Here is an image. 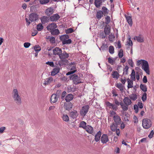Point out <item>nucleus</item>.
<instances>
[{
  "label": "nucleus",
  "instance_id": "obj_15",
  "mask_svg": "<svg viewBox=\"0 0 154 154\" xmlns=\"http://www.w3.org/2000/svg\"><path fill=\"white\" fill-rule=\"evenodd\" d=\"M58 100L57 95L56 94H53L51 97L50 101L51 103H55Z\"/></svg>",
  "mask_w": 154,
  "mask_h": 154
},
{
  "label": "nucleus",
  "instance_id": "obj_24",
  "mask_svg": "<svg viewBox=\"0 0 154 154\" xmlns=\"http://www.w3.org/2000/svg\"><path fill=\"white\" fill-rule=\"evenodd\" d=\"M102 2L101 0H95L94 5L97 8H99L102 5Z\"/></svg>",
  "mask_w": 154,
  "mask_h": 154
},
{
  "label": "nucleus",
  "instance_id": "obj_34",
  "mask_svg": "<svg viewBox=\"0 0 154 154\" xmlns=\"http://www.w3.org/2000/svg\"><path fill=\"white\" fill-rule=\"evenodd\" d=\"M86 126V123L84 121H82L79 124V127L85 129Z\"/></svg>",
  "mask_w": 154,
  "mask_h": 154
},
{
  "label": "nucleus",
  "instance_id": "obj_29",
  "mask_svg": "<svg viewBox=\"0 0 154 154\" xmlns=\"http://www.w3.org/2000/svg\"><path fill=\"white\" fill-rule=\"evenodd\" d=\"M62 118L63 120L65 122H67L69 120V118L68 116L65 114H63Z\"/></svg>",
  "mask_w": 154,
  "mask_h": 154
},
{
  "label": "nucleus",
  "instance_id": "obj_9",
  "mask_svg": "<svg viewBox=\"0 0 154 154\" xmlns=\"http://www.w3.org/2000/svg\"><path fill=\"white\" fill-rule=\"evenodd\" d=\"M62 52V49L59 47H56L53 50V54L54 55H59Z\"/></svg>",
  "mask_w": 154,
  "mask_h": 154
},
{
  "label": "nucleus",
  "instance_id": "obj_27",
  "mask_svg": "<svg viewBox=\"0 0 154 154\" xmlns=\"http://www.w3.org/2000/svg\"><path fill=\"white\" fill-rule=\"evenodd\" d=\"M50 32L51 34L53 35H58L60 33L59 30L58 29H56L51 30Z\"/></svg>",
  "mask_w": 154,
  "mask_h": 154
},
{
  "label": "nucleus",
  "instance_id": "obj_59",
  "mask_svg": "<svg viewBox=\"0 0 154 154\" xmlns=\"http://www.w3.org/2000/svg\"><path fill=\"white\" fill-rule=\"evenodd\" d=\"M54 10L53 8L50 7L49 8V13L52 14L53 13Z\"/></svg>",
  "mask_w": 154,
  "mask_h": 154
},
{
  "label": "nucleus",
  "instance_id": "obj_10",
  "mask_svg": "<svg viewBox=\"0 0 154 154\" xmlns=\"http://www.w3.org/2000/svg\"><path fill=\"white\" fill-rule=\"evenodd\" d=\"M109 140L108 135L106 134L102 135L101 138V141L103 143H106Z\"/></svg>",
  "mask_w": 154,
  "mask_h": 154
},
{
  "label": "nucleus",
  "instance_id": "obj_21",
  "mask_svg": "<svg viewBox=\"0 0 154 154\" xmlns=\"http://www.w3.org/2000/svg\"><path fill=\"white\" fill-rule=\"evenodd\" d=\"M70 115L71 117L74 119L76 118L78 116V114L76 111L74 110L70 112Z\"/></svg>",
  "mask_w": 154,
  "mask_h": 154
},
{
  "label": "nucleus",
  "instance_id": "obj_23",
  "mask_svg": "<svg viewBox=\"0 0 154 154\" xmlns=\"http://www.w3.org/2000/svg\"><path fill=\"white\" fill-rule=\"evenodd\" d=\"M57 27V26L56 24L54 23H52L51 24L49 25V29L51 31L56 29Z\"/></svg>",
  "mask_w": 154,
  "mask_h": 154
},
{
  "label": "nucleus",
  "instance_id": "obj_18",
  "mask_svg": "<svg viewBox=\"0 0 154 154\" xmlns=\"http://www.w3.org/2000/svg\"><path fill=\"white\" fill-rule=\"evenodd\" d=\"M124 103L127 105L129 106L131 105L132 102L130 99L128 97H125L123 100Z\"/></svg>",
  "mask_w": 154,
  "mask_h": 154
},
{
  "label": "nucleus",
  "instance_id": "obj_32",
  "mask_svg": "<svg viewBox=\"0 0 154 154\" xmlns=\"http://www.w3.org/2000/svg\"><path fill=\"white\" fill-rule=\"evenodd\" d=\"M140 88L144 92H146L147 91L146 86L145 85L141 84L140 85Z\"/></svg>",
  "mask_w": 154,
  "mask_h": 154
},
{
  "label": "nucleus",
  "instance_id": "obj_61",
  "mask_svg": "<svg viewBox=\"0 0 154 154\" xmlns=\"http://www.w3.org/2000/svg\"><path fill=\"white\" fill-rule=\"evenodd\" d=\"M76 71V70H72V71H71L69 72L66 73V75H70L71 74H73V73H75Z\"/></svg>",
  "mask_w": 154,
  "mask_h": 154
},
{
  "label": "nucleus",
  "instance_id": "obj_64",
  "mask_svg": "<svg viewBox=\"0 0 154 154\" xmlns=\"http://www.w3.org/2000/svg\"><path fill=\"white\" fill-rule=\"evenodd\" d=\"M38 33V31L37 30H34L33 32L32 33V35L34 36L35 35Z\"/></svg>",
  "mask_w": 154,
  "mask_h": 154
},
{
  "label": "nucleus",
  "instance_id": "obj_62",
  "mask_svg": "<svg viewBox=\"0 0 154 154\" xmlns=\"http://www.w3.org/2000/svg\"><path fill=\"white\" fill-rule=\"evenodd\" d=\"M134 108L135 110L136 113H137L138 112V107L137 105H134Z\"/></svg>",
  "mask_w": 154,
  "mask_h": 154
},
{
  "label": "nucleus",
  "instance_id": "obj_37",
  "mask_svg": "<svg viewBox=\"0 0 154 154\" xmlns=\"http://www.w3.org/2000/svg\"><path fill=\"white\" fill-rule=\"evenodd\" d=\"M102 10L103 11V12L104 15H105L106 14H107L109 13V11L105 7L103 6L102 8Z\"/></svg>",
  "mask_w": 154,
  "mask_h": 154
},
{
  "label": "nucleus",
  "instance_id": "obj_14",
  "mask_svg": "<svg viewBox=\"0 0 154 154\" xmlns=\"http://www.w3.org/2000/svg\"><path fill=\"white\" fill-rule=\"evenodd\" d=\"M86 131L90 134H92L94 131L93 128L90 125H87L85 129Z\"/></svg>",
  "mask_w": 154,
  "mask_h": 154
},
{
  "label": "nucleus",
  "instance_id": "obj_20",
  "mask_svg": "<svg viewBox=\"0 0 154 154\" xmlns=\"http://www.w3.org/2000/svg\"><path fill=\"white\" fill-rule=\"evenodd\" d=\"M73 98V96L72 94H69L66 97L65 100L66 102H69Z\"/></svg>",
  "mask_w": 154,
  "mask_h": 154
},
{
  "label": "nucleus",
  "instance_id": "obj_48",
  "mask_svg": "<svg viewBox=\"0 0 154 154\" xmlns=\"http://www.w3.org/2000/svg\"><path fill=\"white\" fill-rule=\"evenodd\" d=\"M118 56L119 58H122L123 56V50L122 49H121L119 51L118 53Z\"/></svg>",
  "mask_w": 154,
  "mask_h": 154
},
{
  "label": "nucleus",
  "instance_id": "obj_6",
  "mask_svg": "<svg viewBox=\"0 0 154 154\" xmlns=\"http://www.w3.org/2000/svg\"><path fill=\"white\" fill-rule=\"evenodd\" d=\"M38 15L36 13H33L30 14L29 16V20L31 22L37 20L38 19Z\"/></svg>",
  "mask_w": 154,
  "mask_h": 154
},
{
  "label": "nucleus",
  "instance_id": "obj_8",
  "mask_svg": "<svg viewBox=\"0 0 154 154\" xmlns=\"http://www.w3.org/2000/svg\"><path fill=\"white\" fill-rule=\"evenodd\" d=\"M134 39L135 40L140 43L143 42L144 41V37L141 35H139L138 36H135Z\"/></svg>",
  "mask_w": 154,
  "mask_h": 154
},
{
  "label": "nucleus",
  "instance_id": "obj_7",
  "mask_svg": "<svg viewBox=\"0 0 154 154\" xmlns=\"http://www.w3.org/2000/svg\"><path fill=\"white\" fill-rule=\"evenodd\" d=\"M106 105L107 106H108L109 108L112 109L115 111H116L118 108L117 106L112 103H110L109 102H106Z\"/></svg>",
  "mask_w": 154,
  "mask_h": 154
},
{
  "label": "nucleus",
  "instance_id": "obj_40",
  "mask_svg": "<svg viewBox=\"0 0 154 154\" xmlns=\"http://www.w3.org/2000/svg\"><path fill=\"white\" fill-rule=\"evenodd\" d=\"M111 129L113 131H115L117 129V125L114 124V123H112L111 125L110 126Z\"/></svg>",
  "mask_w": 154,
  "mask_h": 154
},
{
  "label": "nucleus",
  "instance_id": "obj_36",
  "mask_svg": "<svg viewBox=\"0 0 154 154\" xmlns=\"http://www.w3.org/2000/svg\"><path fill=\"white\" fill-rule=\"evenodd\" d=\"M127 43L128 48H130V46H131V48L132 47L133 42L131 40V38H129L128 40L127 41Z\"/></svg>",
  "mask_w": 154,
  "mask_h": 154
},
{
  "label": "nucleus",
  "instance_id": "obj_1",
  "mask_svg": "<svg viewBox=\"0 0 154 154\" xmlns=\"http://www.w3.org/2000/svg\"><path fill=\"white\" fill-rule=\"evenodd\" d=\"M12 95L14 102L17 105H20L22 103L21 97L17 89H13Z\"/></svg>",
  "mask_w": 154,
  "mask_h": 154
},
{
  "label": "nucleus",
  "instance_id": "obj_56",
  "mask_svg": "<svg viewBox=\"0 0 154 154\" xmlns=\"http://www.w3.org/2000/svg\"><path fill=\"white\" fill-rule=\"evenodd\" d=\"M128 63L131 66L133 67L134 66V63L131 59H129L128 60Z\"/></svg>",
  "mask_w": 154,
  "mask_h": 154
},
{
  "label": "nucleus",
  "instance_id": "obj_53",
  "mask_svg": "<svg viewBox=\"0 0 154 154\" xmlns=\"http://www.w3.org/2000/svg\"><path fill=\"white\" fill-rule=\"evenodd\" d=\"M104 31L106 35H108L110 32V29L108 27L105 28Z\"/></svg>",
  "mask_w": 154,
  "mask_h": 154
},
{
  "label": "nucleus",
  "instance_id": "obj_16",
  "mask_svg": "<svg viewBox=\"0 0 154 154\" xmlns=\"http://www.w3.org/2000/svg\"><path fill=\"white\" fill-rule=\"evenodd\" d=\"M103 11L100 10H99L96 14V18L97 20H100L103 16Z\"/></svg>",
  "mask_w": 154,
  "mask_h": 154
},
{
  "label": "nucleus",
  "instance_id": "obj_50",
  "mask_svg": "<svg viewBox=\"0 0 154 154\" xmlns=\"http://www.w3.org/2000/svg\"><path fill=\"white\" fill-rule=\"evenodd\" d=\"M147 94L146 92H144L143 94L142 97V99L143 102H145L146 99Z\"/></svg>",
  "mask_w": 154,
  "mask_h": 154
},
{
  "label": "nucleus",
  "instance_id": "obj_25",
  "mask_svg": "<svg viewBox=\"0 0 154 154\" xmlns=\"http://www.w3.org/2000/svg\"><path fill=\"white\" fill-rule=\"evenodd\" d=\"M126 20L128 24L131 26L132 25V21L131 17L130 16H125Z\"/></svg>",
  "mask_w": 154,
  "mask_h": 154
},
{
  "label": "nucleus",
  "instance_id": "obj_3",
  "mask_svg": "<svg viewBox=\"0 0 154 154\" xmlns=\"http://www.w3.org/2000/svg\"><path fill=\"white\" fill-rule=\"evenodd\" d=\"M152 122L150 119L147 118L143 119L142 120V126L143 128L148 129L151 127Z\"/></svg>",
  "mask_w": 154,
  "mask_h": 154
},
{
  "label": "nucleus",
  "instance_id": "obj_52",
  "mask_svg": "<svg viewBox=\"0 0 154 154\" xmlns=\"http://www.w3.org/2000/svg\"><path fill=\"white\" fill-rule=\"evenodd\" d=\"M49 41L51 44L55 43V38L53 36L51 37L49 39Z\"/></svg>",
  "mask_w": 154,
  "mask_h": 154
},
{
  "label": "nucleus",
  "instance_id": "obj_4",
  "mask_svg": "<svg viewBox=\"0 0 154 154\" xmlns=\"http://www.w3.org/2000/svg\"><path fill=\"white\" fill-rule=\"evenodd\" d=\"M89 108L90 107L88 105H86L82 106L79 112L80 115L84 117L88 112Z\"/></svg>",
  "mask_w": 154,
  "mask_h": 154
},
{
  "label": "nucleus",
  "instance_id": "obj_31",
  "mask_svg": "<svg viewBox=\"0 0 154 154\" xmlns=\"http://www.w3.org/2000/svg\"><path fill=\"white\" fill-rule=\"evenodd\" d=\"M128 81V88H132L133 87V82L132 80L128 79L127 80Z\"/></svg>",
  "mask_w": 154,
  "mask_h": 154
},
{
  "label": "nucleus",
  "instance_id": "obj_51",
  "mask_svg": "<svg viewBox=\"0 0 154 154\" xmlns=\"http://www.w3.org/2000/svg\"><path fill=\"white\" fill-rule=\"evenodd\" d=\"M65 32L66 34H69L73 32L74 30L72 28H70L66 29Z\"/></svg>",
  "mask_w": 154,
  "mask_h": 154
},
{
  "label": "nucleus",
  "instance_id": "obj_46",
  "mask_svg": "<svg viewBox=\"0 0 154 154\" xmlns=\"http://www.w3.org/2000/svg\"><path fill=\"white\" fill-rule=\"evenodd\" d=\"M105 23L107 24H109L110 22V17L109 16H107L105 17Z\"/></svg>",
  "mask_w": 154,
  "mask_h": 154
},
{
  "label": "nucleus",
  "instance_id": "obj_38",
  "mask_svg": "<svg viewBox=\"0 0 154 154\" xmlns=\"http://www.w3.org/2000/svg\"><path fill=\"white\" fill-rule=\"evenodd\" d=\"M112 75L113 78L117 79H118L119 76V74L116 71L113 72Z\"/></svg>",
  "mask_w": 154,
  "mask_h": 154
},
{
  "label": "nucleus",
  "instance_id": "obj_5",
  "mask_svg": "<svg viewBox=\"0 0 154 154\" xmlns=\"http://www.w3.org/2000/svg\"><path fill=\"white\" fill-rule=\"evenodd\" d=\"M71 79L73 80L74 84H77L82 82L80 77L76 74L73 75L72 76Z\"/></svg>",
  "mask_w": 154,
  "mask_h": 154
},
{
  "label": "nucleus",
  "instance_id": "obj_11",
  "mask_svg": "<svg viewBox=\"0 0 154 154\" xmlns=\"http://www.w3.org/2000/svg\"><path fill=\"white\" fill-rule=\"evenodd\" d=\"M113 119L114 122L116 123L117 125H120L121 122V120L120 117L117 115H116L115 116H113Z\"/></svg>",
  "mask_w": 154,
  "mask_h": 154
},
{
  "label": "nucleus",
  "instance_id": "obj_19",
  "mask_svg": "<svg viewBox=\"0 0 154 154\" xmlns=\"http://www.w3.org/2000/svg\"><path fill=\"white\" fill-rule=\"evenodd\" d=\"M69 38V36L67 35H62L60 37V40L62 42V43L66 40L68 39Z\"/></svg>",
  "mask_w": 154,
  "mask_h": 154
},
{
  "label": "nucleus",
  "instance_id": "obj_54",
  "mask_svg": "<svg viewBox=\"0 0 154 154\" xmlns=\"http://www.w3.org/2000/svg\"><path fill=\"white\" fill-rule=\"evenodd\" d=\"M109 114L110 115V116L111 117H113V116H115L116 115V113L114 111L112 110H110Z\"/></svg>",
  "mask_w": 154,
  "mask_h": 154
},
{
  "label": "nucleus",
  "instance_id": "obj_55",
  "mask_svg": "<svg viewBox=\"0 0 154 154\" xmlns=\"http://www.w3.org/2000/svg\"><path fill=\"white\" fill-rule=\"evenodd\" d=\"M39 2L41 4H45L48 3V0H39Z\"/></svg>",
  "mask_w": 154,
  "mask_h": 154
},
{
  "label": "nucleus",
  "instance_id": "obj_41",
  "mask_svg": "<svg viewBox=\"0 0 154 154\" xmlns=\"http://www.w3.org/2000/svg\"><path fill=\"white\" fill-rule=\"evenodd\" d=\"M129 67L127 66H126L124 69V72L123 74L124 75H127L128 74V69Z\"/></svg>",
  "mask_w": 154,
  "mask_h": 154
},
{
  "label": "nucleus",
  "instance_id": "obj_44",
  "mask_svg": "<svg viewBox=\"0 0 154 154\" xmlns=\"http://www.w3.org/2000/svg\"><path fill=\"white\" fill-rule=\"evenodd\" d=\"M34 48L35 51L39 52L41 50L40 47L38 45H35Z\"/></svg>",
  "mask_w": 154,
  "mask_h": 154
},
{
  "label": "nucleus",
  "instance_id": "obj_49",
  "mask_svg": "<svg viewBox=\"0 0 154 154\" xmlns=\"http://www.w3.org/2000/svg\"><path fill=\"white\" fill-rule=\"evenodd\" d=\"M72 41L71 39L68 38L64 42H63L62 44L63 45L70 44L72 43Z\"/></svg>",
  "mask_w": 154,
  "mask_h": 154
},
{
  "label": "nucleus",
  "instance_id": "obj_33",
  "mask_svg": "<svg viewBox=\"0 0 154 154\" xmlns=\"http://www.w3.org/2000/svg\"><path fill=\"white\" fill-rule=\"evenodd\" d=\"M48 18L46 16H44L41 18V20L43 24H45L48 21Z\"/></svg>",
  "mask_w": 154,
  "mask_h": 154
},
{
  "label": "nucleus",
  "instance_id": "obj_47",
  "mask_svg": "<svg viewBox=\"0 0 154 154\" xmlns=\"http://www.w3.org/2000/svg\"><path fill=\"white\" fill-rule=\"evenodd\" d=\"M130 99L134 101L137 99V96L136 94H133L130 96Z\"/></svg>",
  "mask_w": 154,
  "mask_h": 154
},
{
  "label": "nucleus",
  "instance_id": "obj_28",
  "mask_svg": "<svg viewBox=\"0 0 154 154\" xmlns=\"http://www.w3.org/2000/svg\"><path fill=\"white\" fill-rule=\"evenodd\" d=\"M120 105L121 106L122 110L124 111H126L128 110V105H127L126 104H125L123 103H121Z\"/></svg>",
  "mask_w": 154,
  "mask_h": 154
},
{
  "label": "nucleus",
  "instance_id": "obj_60",
  "mask_svg": "<svg viewBox=\"0 0 154 154\" xmlns=\"http://www.w3.org/2000/svg\"><path fill=\"white\" fill-rule=\"evenodd\" d=\"M138 107L140 109L143 108V104L141 102H138L137 103Z\"/></svg>",
  "mask_w": 154,
  "mask_h": 154
},
{
  "label": "nucleus",
  "instance_id": "obj_22",
  "mask_svg": "<svg viewBox=\"0 0 154 154\" xmlns=\"http://www.w3.org/2000/svg\"><path fill=\"white\" fill-rule=\"evenodd\" d=\"M101 133L100 131H99L96 134L95 137V140L96 142H98L100 140Z\"/></svg>",
  "mask_w": 154,
  "mask_h": 154
},
{
  "label": "nucleus",
  "instance_id": "obj_35",
  "mask_svg": "<svg viewBox=\"0 0 154 154\" xmlns=\"http://www.w3.org/2000/svg\"><path fill=\"white\" fill-rule=\"evenodd\" d=\"M116 87L119 89L122 92L123 90V86L121 83H117L116 85Z\"/></svg>",
  "mask_w": 154,
  "mask_h": 154
},
{
  "label": "nucleus",
  "instance_id": "obj_63",
  "mask_svg": "<svg viewBox=\"0 0 154 154\" xmlns=\"http://www.w3.org/2000/svg\"><path fill=\"white\" fill-rule=\"evenodd\" d=\"M153 134H154V132H153V130H152L151 131L150 134L149 135L148 137L150 138H151L153 137Z\"/></svg>",
  "mask_w": 154,
  "mask_h": 154
},
{
  "label": "nucleus",
  "instance_id": "obj_43",
  "mask_svg": "<svg viewBox=\"0 0 154 154\" xmlns=\"http://www.w3.org/2000/svg\"><path fill=\"white\" fill-rule=\"evenodd\" d=\"M131 79L134 80H135V72L134 69H133L132 71V72L131 75Z\"/></svg>",
  "mask_w": 154,
  "mask_h": 154
},
{
  "label": "nucleus",
  "instance_id": "obj_58",
  "mask_svg": "<svg viewBox=\"0 0 154 154\" xmlns=\"http://www.w3.org/2000/svg\"><path fill=\"white\" fill-rule=\"evenodd\" d=\"M30 45V43L29 42H25L24 44V47L26 48H29Z\"/></svg>",
  "mask_w": 154,
  "mask_h": 154
},
{
  "label": "nucleus",
  "instance_id": "obj_26",
  "mask_svg": "<svg viewBox=\"0 0 154 154\" xmlns=\"http://www.w3.org/2000/svg\"><path fill=\"white\" fill-rule=\"evenodd\" d=\"M64 106L66 109L68 110L70 109L72 107V104L71 103H66Z\"/></svg>",
  "mask_w": 154,
  "mask_h": 154
},
{
  "label": "nucleus",
  "instance_id": "obj_12",
  "mask_svg": "<svg viewBox=\"0 0 154 154\" xmlns=\"http://www.w3.org/2000/svg\"><path fill=\"white\" fill-rule=\"evenodd\" d=\"M59 57L60 60L66 59L69 57V55L66 52H64L63 53L60 54Z\"/></svg>",
  "mask_w": 154,
  "mask_h": 154
},
{
  "label": "nucleus",
  "instance_id": "obj_2",
  "mask_svg": "<svg viewBox=\"0 0 154 154\" xmlns=\"http://www.w3.org/2000/svg\"><path fill=\"white\" fill-rule=\"evenodd\" d=\"M142 65L141 68L148 75L150 74V71L148 62L144 60H140L137 61V65L139 66Z\"/></svg>",
  "mask_w": 154,
  "mask_h": 154
},
{
  "label": "nucleus",
  "instance_id": "obj_39",
  "mask_svg": "<svg viewBox=\"0 0 154 154\" xmlns=\"http://www.w3.org/2000/svg\"><path fill=\"white\" fill-rule=\"evenodd\" d=\"M43 29V26L41 23H39L37 26V29L38 31H41Z\"/></svg>",
  "mask_w": 154,
  "mask_h": 154
},
{
  "label": "nucleus",
  "instance_id": "obj_45",
  "mask_svg": "<svg viewBox=\"0 0 154 154\" xmlns=\"http://www.w3.org/2000/svg\"><path fill=\"white\" fill-rule=\"evenodd\" d=\"M114 47L112 46H110L109 47V52L111 54H113L114 53Z\"/></svg>",
  "mask_w": 154,
  "mask_h": 154
},
{
  "label": "nucleus",
  "instance_id": "obj_13",
  "mask_svg": "<svg viewBox=\"0 0 154 154\" xmlns=\"http://www.w3.org/2000/svg\"><path fill=\"white\" fill-rule=\"evenodd\" d=\"M60 18V16L58 14H56L51 16L50 17V19L51 21H57Z\"/></svg>",
  "mask_w": 154,
  "mask_h": 154
},
{
  "label": "nucleus",
  "instance_id": "obj_17",
  "mask_svg": "<svg viewBox=\"0 0 154 154\" xmlns=\"http://www.w3.org/2000/svg\"><path fill=\"white\" fill-rule=\"evenodd\" d=\"M68 61L67 59L60 60L58 62V64L60 66L66 65L68 64Z\"/></svg>",
  "mask_w": 154,
  "mask_h": 154
},
{
  "label": "nucleus",
  "instance_id": "obj_30",
  "mask_svg": "<svg viewBox=\"0 0 154 154\" xmlns=\"http://www.w3.org/2000/svg\"><path fill=\"white\" fill-rule=\"evenodd\" d=\"M60 69L59 68H55L51 72L52 75H55L59 72Z\"/></svg>",
  "mask_w": 154,
  "mask_h": 154
},
{
  "label": "nucleus",
  "instance_id": "obj_57",
  "mask_svg": "<svg viewBox=\"0 0 154 154\" xmlns=\"http://www.w3.org/2000/svg\"><path fill=\"white\" fill-rule=\"evenodd\" d=\"M108 62L111 65H113L114 64V61L111 58H109L108 59Z\"/></svg>",
  "mask_w": 154,
  "mask_h": 154
},
{
  "label": "nucleus",
  "instance_id": "obj_42",
  "mask_svg": "<svg viewBox=\"0 0 154 154\" xmlns=\"http://www.w3.org/2000/svg\"><path fill=\"white\" fill-rule=\"evenodd\" d=\"M115 36L114 35L111 34L109 35V39L110 41L113 42L115 40Z\"/></svg>",
  "mask_w": 154,
  "mask_h": 154
}]
</instances>
